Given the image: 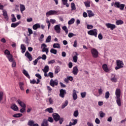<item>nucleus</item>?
<instances>
[{
    "instance_id": "obj_28",
    "label": "nucleus",
    "mask_w": 126,
    "mask_h": 126,
    "mask_svg": "<svg viewBox=\"0 0 126 126\" xmlns=\"http://www.w3.org/2000/svg\"><path fill=\"white\" fill-rule=\"evenodd\" d=\"M19 86L20 87V89H21L22 91H23L24 90V83L21 82H19Z\"/></svg>"
},
{
    "instance_id": "obj_15",
    "label": "nucleus",
    "mask_w": 126,
    "mask_h": 126,
    "mask_svg": "<svg viewBox=\"0 0 126 126\" xmlns=\"http://www.w3.org/2000/svg\"><path fill=\"white\" fill-rule=\"evenodd\" d=\"M115 95L116 96V98H120L121 97V89H117L115 92Z\"/></svg>"
},
{
    "instance_id": "obj_14",
    "label": "nucleus",
    "mask_w": 126,
    "mask_h": 126,
    "mask_svg": "<svg viewBox=\"0 0 126 126\" xmlns=\"http://www.w3.org/2000/svg\"><path fill=\"white\" fill-rule=\"evenodd\" d=\"M78 68L77 67V66H75L73 67V71H72V73L74 75H77V73H78Z\"/></svg>"
},
{
    "instance_id": "obj_1",
    "label": "nucleus",
    "mask_w": 126,
    "mask_h": 126,
    "mask_svg": "<svg viewBox=\"0 0 126 126\" xmlns=\"http://www.w3.org/2000/svg\"><path fill=\"white\" fill-rule=\"evenodd\" d=\"M116 65L117 66L115 67L116 70H118V69H120V68H123V67H124V62L123 61L118 60L116 61Z\"/></svg>"
},
{
    "instance_id": "obj_19",
    "label": "nucleus",
    "mask_w": 126,
    "mask_h": 126,
    "mask_svg": "<svg viewBox=\"0 0 126 126\" xmlns=\"http://www.w3.org/2000/svg\"><path fill=\"white\" fill-rule=\"evenodd\" d=\"M17 103H18L19 105H20L22 108H26V104H25L24 102L21 101L20 99L17 100Z\"/></svg>"
},
{
    "instance_id": "obj_26",
    "label": "nucleus",
    "mask_w": 126,
    "mask_h": 126,
    "mask_svg": "<svg viewBox=\"0 0 126 126\" xmlns=\"http://www.w3.org/2000/svg\"><path fill=\"white\" fill-rule=\"evenodd\" d=\"M3 16H4L7 21L8 20V15H7V12L6 11H3Z\"/></svg>"
},
{
    "instance_id": "obj_34",
    "label": "nucleus",
    "mask_w": 126,
    "mask_h": 126,
    "mask_svg": "<svg viewBox=\"0 0 126 126\" xmlns=\"http://www.w3.org/2000/svg\"><path fill=\"white\" fill-rule=\"evenodd\" d=\"M45 112H48V113H50L51 114L52 113H54V109H53V108L50 107L46 109Z\"/></svg>"
},
{
    "instance_id": "obj_12",
    "label": "nucleus",
    "mask_w": 126,
    "mask_h": 126,
    "mask_svg": "<svg viewBox=\"0 0 126 126\" xmlns=\"http://www.w3.org/2000/svg\"><path fill=\"white\" fill-rule=\"evenodd\" d=\"M25 57H27V58H28L29 60V61H30V62H31L32 61V60H33V58H32V55H31V54L29 53V52L27 51L25 54Z\"/></svg>"
},
{
    "instance_id": "obj_4",
    "label": "nucleus",
    "mask_w": 126,
    "mask_h": 126,
    "mask_svg": "<svg viewBox=\"0 0 126 126\" xmlns=\"http://www.w3.org/2000/svg\"><path fill=\"white\" fill-rule=\"evenodd\" d=\"M41 48L42 49V52H45L46 55H48L49 53V48H47V45L46 44L43 43L41 44Z\"/></svg>"
},
{
    "instance_id": "obj_21",
    "label": "nucleus",
    "mask_w": 126,
    "mask_h": 126,
    "mask_svg": "<svg viewBox=\"0 0 126 126\" xmlns=\"http://www.w3.org/2000/svg\"><path fill=\"white\" fill-rule=\"evenodd\" d=\"M72 97L73 100H76L77 99V94H76V91L75 90H73Z\"/></svg>"
},
{
    "instance_id": "obj_57",
    "label": "nucleus",
    "mask_w": 126,
    "mask_h": 126,
    "mask_svg": "<svg viewBox=\"0 0 126 126\" xmlns=\"http://www.w3.org/2000/svg\"><path fill=\"white\" fill-rule=\"evenodd\" d=\"M48 76H49L50 78H53L54 77V73L49 72L48 73Z\"/></svg>"
},
{
    "instance_id": "obj_58",
    "label": "nucleus",
    "mask_w": 126,
    "mask_h": 126,
    "mask_svg": "<svg viewBox=\"0 0 126 126\" xmlns=\"http://www.w3.org/2000/svg\"><path fill=\"white\" fill-rule=\"evenodd\" d=\"M28 32L29 33V36H30V35L33 34V31L30 28L28 29Z\"/></svg>"
},
{
    "instance_id": "obj_2",
    "label": "nucleus",
    "mask_w": 126,
    "mask_h": 126,
    "mask_svg": "<svg viewBox=\"0 0 126 126\" xmlns=\"http://www.w3.org/2000/svg\"><path fill=\"white\" fill-rule=\"evenodd\" d=\"M91 53H92L93 58H94L95 59H96V58L99 57V52H98V50L95 48L92 49Z\"/></svg>"
},
{
    "instance_id": "obj_44",
    "label": "nucleus",
    "mask_w": 126,
    "mask_h": 126,
    "mask_svg": "<svg viewBox=\"0 0 126 126\" xmlns=\"http://www.w3.org/2000/svg\"><path fill=\"white\" fill-rule=\"evenodd\" d=\"M71 10H75V9H76V7L75 6V4H74V3L72 2L71 3Z\"/></svg>"
},
{
    "instance_id": "obj_32",
    "label": "nucleus",
    "mask_w": 126,
    "mask_h": 126,
    "mask_svg": "<svg viewBox=\"0 0 126 126\" xmlns=\"http://www.w3.org/2000/svg\"><path fill=\"white\" fill-rule=\"evenodd\" d=\"M60 71H61V67L59 66H57L55 69V73L56 74H58Z\"/></svg>"
},
{
    "instance_id": "obj_24",
    "label": "nucleus",
    "mask_w": 126,
    "mask_h": 126,
    "mask_svg": "<svg viewBox=\"0 0 126 126\" xmlns=\"http://www.w3.org/2000/svg\"><path fill=\"white\" fill-rule=\"evenodd\" d=\"M116 98H117L116 103L118 106H119V107H121V106H122V101H121V97H116Z\"/></svg>"
},
{
    "instance_id": "obj_54",
    "label": "nucleus",
    "mask_w": 126,
    "mask_h": 126,
    "mask_svg": "<svg viewBox=\"0 0 126 126\" xmlns=\"http://www.w3.org/2000/svg\"><path fill=\"white\" fill-rule=\"evenodd\" d=\"M79 113L78 110H76L74 112L73 116L75 118H77L78 117Z\"/></svg>"
},
{
    "instance_id": "obj_35",
    "label": "nucleus",
    "mask_w": 126,
    "mask_h": 126,
    "mask_svg": "<svg viewBox=\"0 0 126 126\" xmlns=\"http://www.w3.org/2000/svg\"><path fill=\"white\" fill-rule=\"evenodd\" d=\"M62 1L63 2V5H66V7H68V6H69V4L67 3V0H62Z\"/></svg>"
},
{
    "instance_id": "obj_6",
    "label": "nucleus",
    "mask_w": 126,
    "mask_h": 126,
    "mask_svg": "<svg viewBox=\"0 0 126 126\" xmlns=\"http://www.w3.org/2000/svg\"><path fill=\"white\" fill-rule=\"evenodd\" d=\"M58 84H59V81L58 80H53V79H51L50 82V85L52 86V87H55V85L56 86H58Z\"/></svg>"
},
{
    "instance_id": "obj_61",
    "label": "nucleus",
    "mask_w": 126,
    "mask_h": 126,
    "mask_svg": "<svg viewBox=\"0 0 126 126\" xmlns=\"http://www.w3.org/2000/svg\"><path fill=\"white\" fill-rule=\"evenodd\" d=\"M35 76L36 77H37V78L38 79H42V76H41V75H40V74L39 73H37L35 74Z\"/></svg>"
},
{
    "instance_id": "obj_52",
    "label": "nucleus",
    "mask_w": 126,
    "mask_h": 126,
    "mask_svg": "<svg viewBox=\"0 0 126 126\" xmlns=\"http://www.w3.org/2000/svg\"><path fill=\"white\" fill-rule=\"evenodd\" d=\"M11 17H12L11 19L12 22H15L16 21V18H15V16H14V14H12Z\"/></svg>"
},
{
    "instance_id": "obj_16",
    "label": "nucleus",
    "mask_w": 126,
    "mask_h": 126,
    "mask_svg": "<svg viewBox=\"0 0 126 126\" xmlns=\"http://www.w3.org/2000/svg\"><path fill=\"white\" fill-rule=\"evenodd\" d=\"M74 54H75V55L73 57V61L74 63H77V60L78 59V56L79 54L76 52H75Z\"/></svg>"
},
{
    "instance_id": "obj_22",
    "label": "nucleus",
    "mask_w": 126,
    "mask_h": 126,
    "mask_svg": "<svg viewBox=\"0 0 126 126\" xmlns=\"http://www.w3.org/2000/svg\"><path fill=\"white\" fill-rule=\"evenodd\" d=\"M87 12L88 14L89 17H93L95 14L93 13V12L92 10H89L87 11Z\"/></svg>"
},
{
    "instance_id": "obj_43",
    "label": "nucleus",
    "mask_w": 126,
    "mask_h": 126,
    "mask_svg": "<svg viewBox=\"0 0 126 126\" xmlns=\"http://www.w3.org/2000/svg\"><path fill=\"white\" fill-rule=\"evenodd\" d=\"M74 21H75V20L74 18H71L68 22V25H71V24H73L74 23Z\"/></svg>"
},
{
    "instance_id": "obj_55",
    "label": "nucleus",
    "mask_w": 126,
    "mask_h": 126,
    "mask_svg": "<svg viewBox=\"0 0 126 126\" xmlns=\"http://www.w3.org/2000/svg\"><path fill=\"white\" fill-rule=\"evenodd\" d=\"M38 58H40V59H42V60H47V56L46 55L43 54L42 55V57L39 56Z\"/></svg>"
},
{
    "instance_id": "obj_33",
    "label": "nucleus",
    "mask_w": 126,
    "mask_h": 126,
    "mask_svg": "<svg viewBox=\"0 0 126 126\" xmlns=\"http://www.w3.org/2000/svg\"><path fill=\"white\" fill-rule=\"evenodd\" d=\"M21 49L22 50V53L23 54H24L25 53V51H26V47H25V46L24 45V44H21Z\"/></svg>"
},
{
    "instance_id": "obj_13",
    "label": "nucleus",
    "mask_w": 126,
    "mask_h": 126,
    "mask_svg": "<svg viewBox=\"0 0 126 126\" xmlns=\"http://www.w3.org/2000/svg\"><path fill=\"white\" fill-rule=\"evenodd\" d=\"M54 30L56 31L57 33L60 34L61 33V26L60 25H57L54 27Z\"/></svg>"
},
{
    "instance_id": "obj_56",
    "label": "nucleus",
    "mask_w": 126,
    "mask_h": 126,
    "mask_svg": "<svg viewBox=\"0 0 126 126\" xmlns=\"http://www.w3.org/2000/svg\"><path fill=\"white\" fill-rule=\"evenodd\" d=\"M3 98V93L2 92H0V102H1Z\"/></svg>"
},
{
    "instance_id": "obj_45",
    "label": "nucleus",
    "mask_w": 126,
    "mask_h": 126,
    "mask_svg": "<svg viewBox=\"0 0 126 126\" xmlns=\"http://www.w3.org/2000/svg\"><path fill=\"white\" fill-rule=\"evenodd\" d=\"M25 6L23 4H20V11L21 12H23L25 10Z\"/></svg>"
},
{
    "instance_id": "obj_49",
    "label": "nucleus",
    "mask_w": 126,
    "mask_h": 126,
    "mask_svg": "<svg viewBox=\"0 0 126 126\" xmlns=\"http://www.w3.org/2000/svg\"><path fill=\"white\" fill-rule=\"evenodd\" d=\"M22 114L18 113V114H14V115H13V117L14 118H20V117H22Z\"/></svg>"
},
{
    "instance_id": "obj_50",
    "label": "nucleus",
    "mask_w": 126,
    "mask_h": 126,
    "mask_svg": "<svg viewBox=\"0 0 126 126\" xmlns=\"http://www.w3.org/2000/svg\"><path fill=\"white\" fill-rule=\"evenodd\" d=\"M39 60H41V58L40 57H38L36 59H35L33 61V64H34V65H37V63H38V61H39Z\"/></svg>"
},
{
    "instance_id": "obj_30",
    "label": "nucleus",
    "mask_w": 126,
    "mask_h": 126,
    "mask_svg": "<svg viewBox=\"0 0 126 126\" xmlns=\"http://www.w3.org/2000/svg\"><path fill=\"white\" fill-rule=\"evenodd\" d=\"M11 109L13 111H18V107L15 104H13L11 106Z\"/></svg>"
},
{
    "instance_id": "obj_59",
    "label": "nucleus",
    "mask_w": 126,
    "mask_h": 126,
    "mask_svg": "<svg viewBox=\"0 0 126 126\" xmlns=\"http://www.w3.org/2000/svg\"><path fill=\"white\" fill-rule=\"evenodd\" d=\"M4 54L7 55V56H9V55H11L10 54V52L9 51H8V50H7V49L5 50Z\"/></svg>"
},
{
    "instance_id": "obj_41",
    "label": "nucleus",
    "mask_w": 126,
    "mask_h": 126,
    "mask_svg": "<svg viewBox=\"0 0 126 126\" xmlns=\"http://www.w3.org/2000/svg\"><path fill=\"white\" fill-rule=\"evenodd\" d=\"M67 105H68V101L65 100L64 103L62 105V109H64V108L66 107Z\"/></svg>"
},
{
    "instance_id": "obj_60",
    "label": "nucleus",
    "mask_w": 126,
    "mask_h": 126,
    "mask_svg": "<svg viewBox=\"0 0 126 126\" xmlns=\"http://www.w3.org/2000/svg\"><path fill=\"white\" fill-rule=\"evenodd\" d=\"M99 114H100V118H104V117H105V113H104L102 111H100Z\"/></svg>"
},
{
    "instance_id": "obj_51",
    "label": "nucleus",
    "mask_w": 126,
    "mask_h": 126,
    "mask_svg": "<svg viewBox=\"0 0 126 126\" xmlns=\"http://www.w3.org/2000/svg\"><path fill=\"white\" fill-rule=\"evenodd\" d=\"M109 97H110V92H106L105 94V98L106 99H109Z\"/></svg>"
},
{
    "instance_id": "obj_46",
    "label": "nucleus",
    "mask_w": 126,
    "mask_h": 126,
    "mask_svg": "<svg viewBox=\"0 0 126 126\" xmlns=\"http://www.w3.org/2000/svg\"><path fill=\"white\" fill-rule=\"evenodd\" d=\"M50 53H51V54H54V55H57V53H58V51H57V50L56 49L52 48L50 50Z\"/></svg>"
},
{
    "instance_id": "obj_36",
    "label": "nucleus",
    "mask_w": 126,
    "mask_h": 126,
    "mask_svg": "<svg viewBox=\"0 0 126 126\" xmlns=\"http://www.w3.org/2000/svg\"><path fill=\"white\" fill-rule=\"evenodd\" d=\"M124 21L122 20H118L116 22V25H122Z\"/></svg>"
},
{
    "instance_id": "obj_27",
    "label": "nucleus",
    "mask_w": 126,
    "mask_h": 126,
    "mask_svg": "<svg viewBox=\"0 0 126 126\" xmlns=\"http://www.w3.org/2000/svg\"><path fill=\"white\" fill-rule=\"evenodd\" d=\"M23 74H24V75H25V76H26V77H28L29 79H30V75H29V74H28V72H27L26 70L24 69L23 70Z\"/></svg>"
},
{
    "instance_id": "obj_47",
    "label": "nucleus",
    "mask_w": 126,
    "mask_h": 126,
    "mask_svg": "<svg viewBox=\"0 0 126 126\" xmlns=\"http://www.w3.org/2000/svg\"><path fill=\"white\" fill-rule=\"evenodd\" d=\"M34 125V121L30 120L28 123V126H33Z\"/></svg>"
},
{
    "instance_id": "obj_64",
    "label": "nucleus",
    "mask_w": 126,
    "mask_h": 126,
    "mask_svg": "<svg viewBox=\"0 0 126 126\" xmlns=\"http://www.w3.org/2000/svg\"><path fill=\"white\" fill-rule=\"evenodd\" d=\"M47 122H50V123H53L54 122V119L52 117H49Z\"/></svg>"
},
{
    "instance_id": "obj_10",
    "label": "nucleus",
    "mask_w": 126,
    "mask_h": 126,
    "mask_svg": "<svg viewBox=\"0 0 126 126\" xmlns=\"http://www.w3.org/2000/svg\"><path fill=\"white\" fill-rule=\"evenodd\" d=\"M66 94V91L65 90L61 89L60 91V97H61L62 98H64V95Z\"/></svg>"
},
{
    "instance_id": "obj_9",
    "label": "nucleus",
    "mask_w": 126,
    "mask_h": 126,
    "mask_svg": "<svg viewBox=\"0 0 126 126\" xmlns=\"http://www.w3.org/2000/svg\"><path fill=\"white\" fill-rule=\"evenodd\" d=\"M53 117L55 122H59V121H60L61 116H60V115L57 113H54L53 115Z\"/></svg>"
},
{
    "instance_id": "obj_39",
    "label": "nucleus",
    "mask_w": 126,
    "mask_h": 126,
    "mask_svg": "<svg viewBox=\"0 0 126 126\" xmlns=\"http://www.w3.org/2000/svg\"><path fill=\"white\" fill-rule=\"evenodd\" d=\"M84 3L86 7H90V1L87 0L86 1L84 2Z\"/></svg>"
},
{
    "instance_id": "obj_37",
    "label": "nucleus",
    "mask_w": 126,
    "mask_h": 126,
    "mask_svg": "<svg viewBox=\"0 0 126 126\" xmlns=\"http://www.w3.org/2000/svg\"><path fill=\"white\" fill-rule=\"evenodd\" d=\"M63 30L65 32V34H68V29H67V27L66 26H64L62 27Z\"/></svg>"
},
{
    "instance_id": "obj_17",
    "label": "nucleus",
    "mask_w": 126,
    "mask_h": 126,
    "mask_svg": "<svg viewBox=\"0 0 126 126\" xmlns=\"http://www.w3.org/2000/svg\"><path fill=\"white\" fill-rule=\"evenodd\" d=\"M72 122H73L72 123L71 122H70L69 125H66V126H75V125L77 124V119H72Z\"/></svg>"
},
{
    "instance_id": "obj_48",
    "label": "nucleus",
    "mask_w": 126,
    "mask_h": 126,
    "mask_svg": "<svg viewBox=\"0 0 126 126\" xmlns=\"http://www.w3.org/2000/svg\"><path fill=\"white\" fill-rule=\"evenodd\" d=\"M51 40H52V36H51V35H49L46 38V43H50Z\"/></svg>"
},
{
    "instance_id": "obj_23",
    "label": "nucleus",
    "mask_w": 126,
    "mask_h": 126,
    "mask_svg": "<svg viewBox=\"0 0 126 126\" xmlns=\"http://www.w3.org/2000/svg\"><path fill=\"white\" fill-rule=\"evenodd\" d=\"M21 23V22L19 21L16 23H12L11 25V27L12 28H15V27H17L18 25H19Z\"/></svg>"
},
{
    "instance_id": "obj_53",
    "label": "nucleus",
    "mask_w": 126,
    "mask_h": 126,
    "mask_svg": "<svg viewBox=\"0 0 126 126\" xmlns=\"http://www.w3.org/2000/svg\"><path fill=\"white\" fill-rule=\"evenodd\" d=\"M74 36H76V34H75L72 32H69L68 35V37H69V38H72V37Z\"/></svg>"
},
{
    "instance_id": "obj_8",
    "label": "nucleus",
    "mask_w": 126,
    "mask_h": 126,
    "mask_svg": "<svg viewBox=\"0 0 126 126\" xmlns=\"http://www.w3.org/2000/svg\"><path fill=\"white\" fill-rule=\"evenodd\" d=\"M105 26H106L107 28H110L111 30H114V29L116 28V25L112 24L111 23H106Z\"/></svg>"
},
{
    "instance_id": "obj_25",
    "label": "nucleus",
    "mask_w": 126,
    "mask_h": 126,
    "mask_svg": "<svg viewBox=\"0 0 126 126\" xmlns=\"http://www.w3.org/2000/svg\"><path fill=\"white\" fill-rule=\"evenodd\" d=\"M38 28H41V26L39 24H35L32 26L33 30H37Z\"/></svg>"
},
{
    "instance_id": "obj_63",
    "label": "nucleus",
    "mask_w": 126,
    "mask_h": 126,
    "mask_svg": "<svg viewBox=\"0 0 126 126\" xmlns=\"http://www.w3.org/2000/svg\"><path fill=\"white\" fill-rule=\"evenodd\" d=\"M81 95L82 98H85V96H86V93H85V92L81 93Z\"/></svg>"
},
{
    "instance_id": "obj_7",
    "label": "nucleus",
    "mask_w": 126,
    "mask_h": 126,
    "mask_svg": "<svg viewBox=\"0 0 126 126\" xmlns=\"http://www.w3.org/2000/svg\"><path fill=\"white\" fill-rule=\"evenodd\" d=\"M110 80L112 82H118V79L117 78V75L115 74H112L111 75Z\"/></svg>"
},
{
    "instance_id": "obj_62",
    "label": "nucleus",
    "mask_w": 126,
    "mask_h": 126,
    "mask_svg": "<svg viewBox=\"0 0 126 126\" xmlns=\"http://www.w3.org/2000/svg\"><path fill=\"white\" fill-rule=\"evenodd\" d=\"M87 29H93V26L92 25H87Z\"/></svg>"
},
{
    "instance_id": "obj_18",
    "label": "nucleus",
    "mask_w": 126,
    "mask_h": 126,
    "mask_svg": "<svg viewBox=\"0 0 126 126\" xmlns=\"http://www.w3.org/2000/svg\"><path fill=\"white\" fill-rule=\"evenodd\" d=\"M102 67L105 72H109L110 70L109 69V68H108V65H107V64H103Z\"/></svg>"
},
{
    "instance_id": "obj_5",
    "label": "nucleus",
    "mask_w": 126,
    "mask_h": 126,
    "mask_svg": "<svg viewBox=\"0 0 126 126\" xmlns=\"http://www.w3.org/2000/svg\"><path fill=\"white\" fill-rule=\"evenodd\" d=\"M54 14H58V11L50 10L46 13V15L47 17L50 16V15H54Z\"/></svg>"
},
{
    "instance_id": "obj_31",
    "label": "nucleus",
    "mask_w": 126,
    "mask_h": 126,
    "mask_svg": "<svg viewBox=\"0 0 126 126\" xmlns=\"http://www.w3.org/2000/svg\"><path fill=\"white\" fill-rule=\"evenodd\" d=\"M7 58L9 61V62H13V56L12 55L10 54L7 56Z\"/></svg>"
},
{
    "instance_id": "obj_40",
    "label": "nucleus",
    "mask_w": 126,
    "mask_h": 126,
    "mask_svg": "<svg viewBox=\"0 0 126 126\" xmlns=\"http://www.w3.org/2000/svg\"><path fill=\"white\" fill-rule=\"evenodd\" d=\"M53 47L54 48L61 49V45L59 43H54L53 45Z\"/></svg>"
},
{
    "instance_id": "obj_3",
    "label": "nucleus",
    "mask_w": 126,
    "mask_h": 126,
    "mask_svg": "<svg viewBox=\"0 0 126 126\" xmlns=\"http://www.w3.org/2000/svg\"><path fill=\"white\" fill-rule=\"evenodd\" d=\"M88 35H90L91 36H94L96 37L97 35H98V31H97V29H96L91 30L88 32Z\"/></svg>"
},
{
    "instance_id": "obj_20",
    "label": "nucleus",
    "mask_w": 126,
    "mask_h": 126,
    "mask_svg": "<svg viewBox=\"0 0 126 126\" xmlns=\"http://www.w3.org/2000/svg\"><path fill=\"white\" fill-rule=\"evenodd\" d=\"M119 6L118 7H116L117 8H120V10H124V8H125V6L126 5L125 4H121V2L118 1Z\"/></svg>"
},
{
    "instance_id": "obj_42",
    "label": "nucleus",
    "mask_w": 126,
    "mask_h": 126,
    "mask_svg": "<svg viewBox=\"0 0 126 126\" xmlns=\"http://www.w3.org/2000/svg\"><path fill=\"white\" fill-rule=\"evenodd\" d=\"M49 67L48 65H46L44 68L42 69L43 72H48L49 71Z\"/></svg>"
},
{
    "instance_id": "obj_29",
    "label": "nucleus",
    "mask_w": 126,
    "mask_h": 126,
    "mask_svg": "<svg viewBox=\"0 0 126 126\" xmlns=\"http://www.w3.org/2000/svg\"><path fill=\"white\" fill-rule=\"evenodd\" d=\"M41 126H49V124H48V120L46 119H44L42 123L41 124Z\"/></svg>"
},
{
    "instance_id": "obj_11",
    "label": "nucleus",
    "mask_w": 126,
    "mask_h": 126,
    "mask_svg": "<svg viewBox=\"0 0 126 126\" xmlns=\"http://www.w3.org/2000/svg\"><path fill=\"white\" fill-rule=\"evenodd\" d=\"M51 22V23H50ZM56 22V20L54 19H50V21L46 20V23L48 25V29H50V27H51V23H52V24H54Z\"/></svg>"
},
{
    "instance_id": "obj_38",
    "label": "nucleus",
    "mask_w": 126,
    "mask_h": 126,
    "mask_svg": "<svg viewBox=\"0 0 126 126\" xmlns=\"http://www.w3.org/2000/svg\"><path fill=\"white\" fill-rule=\"evenodd\" d=\"M119 1L111 3V6H114L115 7H119Z\"/></svg>"
}]
</instances>
